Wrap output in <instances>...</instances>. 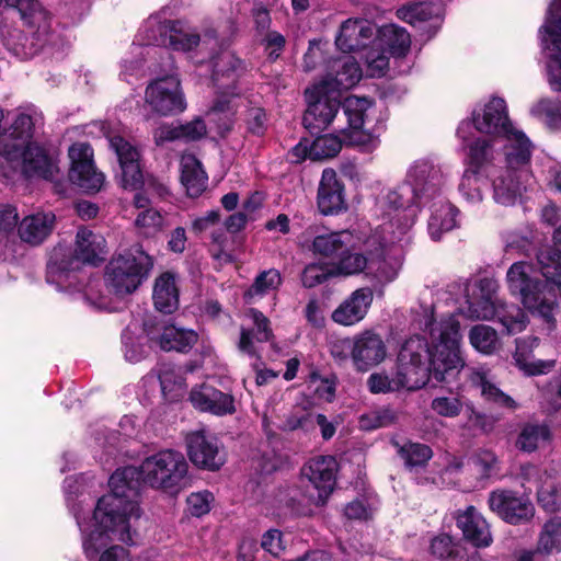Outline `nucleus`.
Listing matches in <instances>:
<instances>
[{"label":"nucleus","mask_w":561,"mask_h":561,"mask_svg":"<svg viewBox=\"0 0 561 561\" xmlns=\"http://www.w3.org/2000/svg\"><path fill=\"white\" fill-rule=\"evenodd\" d=\"M187 474L185 457L173 449L160 450L145 458L138 468L117 469L108 480L111 492L98 501L91 519L85 522L77 517L87 558L94 559L101 549L114 541L138 542L141 511L135 497L139 480L152 489L175 495L185 488Z\"/></svg>","instance_id":"f257e3e1"},{"label":"nucleus","mask_w":561,"mask_h":561,"mask_svg":"<svg viewBox=\"0 0 561 561\" xmlns=\"http://www.w3.org/2000/svg\"><path fill=\"white\" fill-rule=\"evenodd\" d=\"M425 331L430 343L421 335L409 337L401 346L392 377L386 373H374L367 379L373 393H388L405 389L423 388L433 376L437 381H449L465 367L460 352L459 322L454 317L439 322L428 318Z\"/></svg>","instance_id":"f03ea898"},{"label":"nucleus","mask_w":561,"mask_h":561,"mask_svg":"<svg viewBox=\"0 0 561 561\" xmlns=\"http://www.w3.org/2000/svg\"><path fill=\"white\" fill-rule=\"evenodd\" d=\"M537 264L545 280H540L533 265L524 261L508 268L506 280L511 294L518 296L525 308L550 323L557 297L561 298V251L552 247L540 249Z\"/></svg>","instance_id":"7ed1b4c3"},{"label":"nucleus","mask_w":561,"mask_h":561,"mask_svg":"<svg viewBox=\"0 0 561 561\" xmlns=\"http://www.w3.org/2000/svg\"><path fill=\"white\" fill-rule=\"evenodd\" d=\"M471 118L479 133L505 140L503 148L510 163L520 164L530 160V141L523 131L513 126L503 99L492 98L483 106L474 108Z\"/></svg>","instance_id":"20e7f679"},{"label":"nucleus","mask_w":561,"mask_h":561,"mask_svg":"<svg viewBox=\"0 0 561 561\" xmlns=\"http://www.w3.org/2000/svg\"><path fill=\"white\" fill-rule=\"evenodd\" d=\"M497 284L491 278H481L468 289V317L496 320L507 334L522 332L527 324L525 312L516 305H507L496 296Z\"/></svg>","instance_id":"39448f33"},{"label":"nucleus","mask_w":561,"mask_h":561,"mask_svg":"<svg viewBox=\"0 0 561 561\" xmlns=\"http://www.w3.org/2000/svg\"><path fill=\"white\" fill-rule=\"evenodd\" d=\"M364 245L365 253L350 252L347 249L339 255V260L332 264L334 276L364 272L379 282H391L398 274V262L388 259V251L393 247L385 244L378 233L370 234Z\"/></svg>","instance_id":"423d86ee"},{"label":"nucleus","mask_w":561,"mask_h":561,"mask_svg":"<svg viewBox=\"0 0 561 561\" xmlns=\"http://www.w3.org/2000/svg\"><path fill=\"white\" fill-rule=\"evenodd\" d=\"M419 202L408 186L390 190L378 203L383 222L374 233H378L385 244L392 247L408 242V232L413 225L412 204Z\"/></svg>","instance_id":"0eeeda50"},{"label":"nucleus","mask_w":561,"mask_h":561,"mask_svg":"<svg viewBox=\"0 0 561 561\" xmlns=\"http://www.w3.org/2000/svg\"><path fill=\"white\" fill-rule=\"evenodd\" d=\"M152 266V257L141 245H134L108 262L105 271L106 286L117 296L129 295L149 276Z\"/></svg>","instance_id":"6e6552de"},{"label":"nucleus","mask_w":561,"mask_h":561,"mask_svg":"<svg viewBox=\"0 0 561 561\" xmlns=\"http://www.w3.org/2000/svg\"><path fill=\"white\" fill-rule=\"evenodd\" d=\"M336 460L333 456H318L310 459L302 468L301 473L318 491L314 497L304 496L297 500L291 495L285 503L288 512L293 515H307L311 512L310 504L323 505L335 485Z\"/></svg>","instance_id":"1a4fd4ad"},{"label":"nucleus","mask_w":561,"mask_h":561,"mask_svg":"<svg viewBox=\"0 0 561 561\" xmlns=\"http://www.w3.org/2000/svg\"><path fill=\"white\" fill-rule=\"evenodd\" d=\"M106 241L103 236L93 232L88 228H80L76 236V247L73 250V257L69 264L62 262L58 264L57 253L51 256L47 265V280L57 282L58 285L69 282L75 272L79 268V263H88L96 265L104 260Z\"/></svg>","instance_id":"9d476101"},{"label":"nucleus","mask_w":561,"mask_h":561,"mask_svg":"<svg viewBox=\"0 0 561 561\" xmlns=\"http://www.w3.org/2000/svg\"><path fill=\"white\" fill-rule=\"evenodd\" d=\"M0 156L13 170H20L25 178H42L49 181L58 179L59 169L55 161L44 148L33 141L21 148L4 142L0 148Z\"/></svg>","instance_id":"9b49d317"},{"label":"nucleus","mask_w":561,"mask_h":561,"mask_svg":"<svg viewBox=\"0 0 561 561\" xmlns=\"http://www.w3.org/2000/svg\"><path fill=\"white\" fill-rule=\"evenodd\" d=\"M305 98L308 107L302 124L311 134H318L327 129L334 119H341L337 116L341 95L335 90H329L328 84L318 83L306 89Z\"/></svg>","instance_id":"f8f14e48"},{"label":"nucleus","mask_w":561,"mask_h":561,"mask_svg":"<svg viewBox=\"0 0 561 561\" xmlns=\"http://www.w3.org/2000/svg\"><path fill=\"white\" fill-rule=\"evenodd\" d=\"M538 34L548 58L549 84L553 91L561 92V0L551 2Z\"/></svg>","instance_id":"ddd939ff"},{"label":"nucleus","mask_w":561,"mask_h":561,"mask_svg":"<svg viewBox=\"0 0 561 561\" xmlns=\"http://www.w3.org/2000/svg\"><path fill=\"white\" fill-rule=\"evenodd\" d=\"M107 140L119 162L121 183L124 188L137 190L145 184L146 190H152L159 196L167 194L168 188L164 184L157 183L153 179L144 181L139 165V151L135 146L119 135H110Z\"/></svg>","instance_id":"4468645a"},{"label":"nucleus","mask_w":561,"mask_h":561,"mask_svg":"<svg viewBox=\"0 0 561 561\" xmlns=\"http://www.w3.org/2000/svg\"><path fill=\"white\" fill-rule=\"evenodd\" d=\"M350 352L354 367L358 371H367L379 365L387 355V347L381 336L373 331H364L352 339H343L333 347V355L337 356L336 347Z\"/></svg>","instance_id":"2eb2a0df"},{"label":"nucleus","mask_w":561,"mask_h":561,"mask_svg":"<svg viewBox=\"0 0 561 561\" xmlns=\"http://www.w3.org/2000/svg\"><path fill=\"white\" fill-rule=\"evenodd\" d=\"M405 181L419 203L438 196L446 182L440 165L428 158L415 160L407 172Z\"/></svg>","instance_id":"dca6fc26"},{"label":"nucleus","mask_w":561,"mask_h":561,"mask_svg":"<svg viewBox=\"0 0 561 561\" xmlns=\"http://www.w3.org/2000/svg\"><path fill=\"white\" fill-rule=\"evenodd\" d=\"M146 103L162 116L176 115L186 108V101L176 76H167L152 81L145 93Z\"/></svg>","instance_id":"f3484780"},{"label":"nucleus","mask_w":561,"mask_h":561,"mask_svg":"<svg viewBox=\"0 0 561 561\" xmlns=\"http://www.w3.org/2000/svg\"><path fill=\"white\" fill-rule=\"evenodd\" d=\"M506 167L496 170L488 179L491 180L493 199L495 203L511 206L514 205L526 191L530 174L526 169L527 162L517 164L510 163L506 159Z\"/></svg>","instance_id":"a211bd4d"},{"label":"nucleus","mask_w":561,"mask_h":561,"mask_svg":"<svg viewBox=\"0 0 561 561\" xmlns=\"http://www.w3.org/2000/svg\"><path fill=\"white\" fill-rule=\"evenodd\" d=\"M69 180L88 193H95L104 184V174L96 171L93 163V150L87 142H76L69 150Z\"/></svg>","instance_id":"6ab92c4d"},{"label":"nucleus","mask_w":561,"mask_h":561,"mask_svg":"<svg viewBox=\"0 0 561 561\" xmlns=\"http://www.w3.org/2000/svg\"><path fill=\"white\" fill-rule=\"evenodd\" d=\"M190 460L199 469L219 470L226 462V453L218 438L206 432L195 431L186 436Z\"/></svg>","instance_id":"aec40b11"},{"label":"nucleus","mask_w":561,"mask_h":561,"mask_svg":"<svg viewBox=\"0 0 561 561\" xmlns=\"http://www.w3.org/2000/svg\"><path fill=\"white\" fill-rule=\"evenodd\" d=\"M488 503L491 511L512 525L529 520L535 513L534 504L527 496L518 495L511 490L491 492Z\"/></svg>","instance_id":"412c9836"},{"label":"nucleus","mask_w":561,"mask_h":561,"mask_svg":"<svg viewBox=\"0 0 561 561\" xmlns=\"http://www.w3.org/2000/svg\"><path fill=\"white\" fill-rule=\"evenodd\" d=\"M188 401L195 410L216 416L232 415L237 411L236 400L231 393L206 382L191 389Z\"/></svg>","instance_id":"4be33fe9"},{"label":"nucleus","mask_w":561,"mask_h":561,"mask_svg":"<svg viewBox=\"0 0 561 561\" xmlns=\"http://www.w3.org/2000/svg\"><path fill=\"white\" fill-rule=\"evenodd\" d=\"M377 34L376 26L366 19H347L341 26L335 37L337 48L344 53H351L365 48Z\"/></svg>","instance_id":"5701e85b"},{"label":"nucleus","mask_w":561,"mask_h":561,"mask_svg":"<svg viewBox=\"0 0 561 561\" xmlns=\"http://www.w3.org/2000/svg\"><path fill=\"white\" fill-rule=\"evenodd\" d=\"M397 15L402 21L417 26L421 35L434 36L442 24L440 8L431 3H412L400 8Z\"/></svg>","instance_id":"b1692460"},{"label":"nucleus","mask_w":561,"mask_h":561,"mask_svg":"<svg viewBox=\"0 0 561 561\" xmlns=\"http://www.w3.org/2000/svg\"><path fill=\"white\" fill-rule=\"evenodd\" d=\"M373 299L374 293L369 287H362L354 290L332 312V320L345 327L360 322L367 314Z\"/></svg>","instance_id":"393cba45"},{"label":"nucleus","mask_w":561,"mask_h":561,"mask_svg":"<svg viewBox=\"0 0 561 561\" xmlns=\"http://www.w3.org/2000/svg\"><path fill=\"white\" fill-rule=\"evenodd\" d=\"M540 340L537 336H526L516 340V350L513 355L515 365L526 376L546 375L556 367V359H536L534 350L539 346Z\"/></svg>","instance_id":"a878e982"},{"label":"nucleus","mask_w":561,"mask_h":561,"mask_svg":"<svg viewBox=\"0 0 561 561\" xmlns=\"http://www.w3.org/2000/svg\"><path fill=\"white\" fill-rule=\"evenodd\" d=\"M505 144L504 139H486L477 138L469 145L468 152V168L469 170L476 171L484 175V178L491 176L495 173L499 152L496 146Z\"/></svg>","instance_id":"bb28decb"},{"label":"nucleus","mask_w":561,"mask_h":561,"mask_svg":"<svg viewBox=\"0 0 561 561\" xmlns=\"http://www.w3.org/2000/svg\"><path fill=\"white\" fill-rule=\"evenodd\" d=\"M247 316L252 320L254 328L241 329L238 348L250 357H257L256 343L268 342L274 337L271 321L260 310L254 308L249 309Z\"/></svg>","instance_id":"cd10ccee"},{"label":"nucleus","mask_w":561,"mask_h":561,"mask_svg":"<svg viewBox=\"0 0 561 561\" xmlns=\"http://www.w3.org/2000/svg\"><path fill=\"white\" fill-rule=\"evenodd\" d=\"M318 207L323 215H335L345 209L344 187L331 168L322 172L318 188Z\"/></svg>","instance_id":"c85d7f7f"},{"label":"nucleus","mask_w":561,"mask_h":561,"mask_svg":"<svg viewBox=\"0 0 561 561\" xmlns=\"http://www.w3.org/2000/svg\"><path fill=\"white\" fill-rule=\"evenodd\" d=\"M457 526L465 539L478 548L489 547L493 541L489 523L473 506L457 515Z\"/></svg>","instance_id":"c756f323"},{"label":"nucleus","mask_w":561,"mask_h":561,"mask_svg":"<svg viewBox=\"0 0 561 561\" xmlns=\"http://www.w3.org/2000/svg\"><path fill=\"white\" fill-rule=\"evenodd\" d=\"M333 69H335L334 77L329 75L320 84H328L329 90H335L340 95L343 90L357 84L362 78L358 62L350 56L334 60Z\"/></svg>","instance_id":"7c9ffc66"},{"label":"nucleus","mask_w":561,"mask_h":561,"mask_svg":"<svg viewBox=\"0 0 561 561\" xmlns=\"http://www.w3.org/2000/svg\"><path fill=\"white\" fill-rule=\"evenodd\" d=\"M55 222L53 213H37L26 216L19 225V236L22 241L37 245L51 232Z\"/></svg>","instance_id":"2f4dec72"},{"label":"nucleus","mask_w":561,"mask_h":561,"mask_svg":"<svg viewBox=\"0 0 561 561\" xmlns=\"http://www.w3.org/2000/svg\"><path fill=\"white\" fill-rule=\"evenodd\" d=\"M341 105L343 107V116L347 122L346 129L347 135H353V137L359 140V145L365 142L367 136L362 131V127L365 122V115L367 110L370 107L371 103L366 98L358 96H347L342 102Z\"/></svg>","instance_id":"473e14b6"},{"label":"nucleus","mask_w":561,"mask_h":561,"mask_svg":"<svg viewBox=\"0 0 561 561\" xmlns=\"http://www.w3.org/2000/svg\"><path fill=\"white\" fill-rule=\"evenodd\" d=\"M181 182L191 197H198L207 187L208 176L202 163L191 153L181 158Z\"/></svg>","instance_id":"72a5a7b5"},{"label":"nucleus","mask_w":561,"mask_h":561,"mask_svg":"<svg viewBox=\"0 0 561 561\" xmlns=\"http://www.w3.org/2000/svg\"><path fill=\"white\" fill-rule=\"evenodd\" d=\"M4 3L9 8L18 10L21 19L37 30L39 34H46L49 31V15L42 7L38 0H0V4Z\"/></svg>","instance_id":"f704fd0d"},{"label":"nucleus","mask_w":561,"mask_h":561,"mask_svg":"<svg viewBox=\"0 0 561 561\" xmlns=\"http://www.w3.org/2000/svg\"><path fill=\"white\" fill-rule=\"evenodd\" d=\"M154 307L163 313H172L179 307V289L174 274L165 272L157 277L153 287Z\"/></svg>","instance_id":"c9c22d12"},{"label":"nucleus","mask_w":561,"mask_h":561,"mask_svg":"<svg viewBox=\"0 0 561 561\" xmlns=\"http://www.w3.org/2000/svg\"><path fill=\"white\" fill-rule=\"evenodd\" d=\"M340 136L328 134L317 137L309 151V156L314 159H325L336 156L342 149V145H359V140L355 139L353 135H347L343 126L335 128Z\"/></svg>","instance_id":"e433bc0d"},{"label":"nucleus","mask_w":561,"mask_h":561,"mask_svg":"<svg viewBox=\"0 0 561 561\" xmlns=\"http://www.w3.org/2000/svg\"><path fill=\"white\" fill-rule=\"evenodd\" d=\"M456 208L446 202L433 205L428 219V233L434 241L440 240L444 232L456 227Z\"/></svg>","instance_id":"4c0bfd02"},{"label":"nucleus","mask_w":561,"mask_h":561,"mask_svg":"<svg viewBox=\"0 0 561 561\" xmlns=\"http://www.w3.org/2000/svg\"><path fill=\"white\" fill-rule=\"evenodd\" d=\"M201 42L199 33L195 27L182 20H172L168 46L173 50L190 51Z\"/></svg>","instance_id":"58836bf2"},{"label":"nucleus","mask_w":561,"mask_h":561,"mask_svg":"<svg viewBox=\"0 0 561 561\" xmlns=\"http://www.w3.org/2000/svg\"><path fill=\"white\" fill-rule=\"evenodd\" d=\"M314 411L310 407L296 404L284 413L278 428L283 432L300 431L304 434L313 433Z\"/></svg>","instance_id":"ea45409f"},{"label":"nucleus","mask_w":561,"mask_h":561,"mask_svg":"<svg viewBox=\"0 0 561 561\" xmlns=\"http://www.w3.org/2000/svg\"><path fill=\"white\" fill-rule=\"evenodd\" d=\"M352 240L348 231H337L317 236L312 241L313 253L324 256H339L347 250Z\"/></svg>","instance_id":"a19ab883"},{"label":"nucleus","mask_w":561,"mask_h":561,"mask_svg":"<svg viewBox=\"0 0 561 561\" xmlns=\"http://www.w3.org/2000/svg\"><path fill=\"white\" fill-rule=\"evenodd\" d=\"M196 341L197 334L194 331L179 329L174 325L164 327L158 339L159 346L167 352H186Z\"/></svg>","instance_id":"79ce46f5"},{"label":"nucleus","mask_w":561,"mask_h":561,"mask_svg":"<svg viewBox=\"0 0 561 561\" xmlns=\"http://www.w3.org/2000/svg\"><path fill=\"white\" fill-rule=\"evenodd\" d=\"M172 20L162 19L160 15L149 16L141 26L138 36L142 45L168 46Z\"/></svg>","instance_id":"37998d69"},{"label":"nucleus","mask_w":561,"mask_h":561,"mask_svg":"<svg viewBox=\"0 0 561 561\" xmlns=\"http://www.w3.org/2000/svg\"><path fill=\"white\" fill-rule=\"evenodd\" d=\"M35 123L36 122L30 114H18L10 130L0 136V148L3 147L4 142L15 145L20 148L32 142Z\"/></svg>","instance_id":"c03bdc74"},{"label":"nucleus","mask_w":561,"mask_h":561,"mask_svg":"<svg viewBox=\"0 0 561 561\" xmlns=\"http://www.w3.org/2000/svg\"><path fill=\"white\" fill-rule=\"evenodd\" d=\"M473 381L480 387L481 396L489 403L514 411L517 408L516 401L503 392L488 376L486 373L478 371L473 376Z\"/></svg>","instance_id":"a18cd8bd"},{"label":"nucleus","mask_w":561,"mask_h":561,"mask_svg":"<svg viewBox=\"0 0 561 561\" xmlns=\"http://www.w3.org/2000/svg\"><path fill=\"white\" fill-rule=\"evenodd\" d=\"M377 34L380 43L394 56H403L410 48V35L403 27L387 24L378 28Z\"/></svg>","instance_id":"49530a36"},{"label":"nucleus","mask_w":561,"mask_h":561,"mask_svg":"<svg viewBox=\"0 0 561 561\" xmlns=\"http://www.w3.org/2000/svg\"><path fill=\"white\" fill-rule=\"evenodd\" d=\"M282 284L280 273L275 268L261 272L254 279L250 288L244 291L243 298L248 304H252L257 298H262L270 291L277 289Z\"/></svg>","instance_id":"de8ad7c7"},{"label":"nucleus","mask_w":561,"mask_h":561,"mask_svg":"<svg viewBox=\"0 0 561 561\" xmlns=\"http://www.w3.org/2000/svg\"><path fill=\"white\" fill-rule=\"evenodd\" d=\"M483 178L484 175L481 173L469 169L465 170L458 191L468 204L478 205L483 201Z\"/></svg>","instance_id":"09e8293b"},{"label":"nucleus","mask_w":561,"mask_h":561,"mask_svg":"<svg viewBox=\"0 0 561 561\" xmlns=\"http://www.w3.org/2000/svg\"><path fill=\"white\" fill-rule=\"evenodd\" d=\"M159 380L163 396L170 401L181 398L185 391V378L180 369L165 366L159 373Z\"/></svg>","instance_id":"8fccbe9b"},{"label":"nucleus","mask_w":561,"mask_h":561,"mask_svg":"<svg viewBox=\"0 0 561 561\" xmlns=\"http://www.w3.org/2000/svg\"><path fill=\"white\" fill-rule=\"evenodd\" d=\"M537 552L550 554L561 551V517L556 516L547 520L539 535Z\"/></svg>","instance_id":"3c124183"},{"label":"nucleus","mask_w":561,"mask_h":561,"mask_svg":"<svg viewBox=\"0 0 561 561\" xmlns=\"http://www.w3.org/2000/svg\"><path fill=\"white\" fill-rule=\"evenodd\" d=\"M471 345L483 354H492L499 347L497 332L485 324H478L469 332Z\"/></svg>","instance_id":"603ef678"},{"label":"nucleus","mask_w":561,"mask_h":561,"mask_svg":"<svg viewBox=\"0 0 561 561\" xmlns=\"http://www.w3.org/2000/svg\"><path fill=\"white\" fill-rule=\"evenodd\" d=\"M549 436V428L546 425L527 424L519 433L516 446L523 451L531 453L536 450L541 443L548 440Z\"/></svg>","instance_id":"864d4df0"},{"label":"nucleus","mask_w":561,"mask_h":561,"mask_svg":"<svg viewBox=\"0 0 561 561\" xmlns=\"http://www.w3.org/2000/svg\"><path fill=\"white\" fill-rule=\"evenodd\" d=\"M244 70V62L230 50H224L213 59V77L215 80L220 77L239 76Z\"/></svg>","instance_id":"5fc2aeb1"},{"label":"nucleus","mask_w":561,"mask_h":561,"mask_svg":"<svg viewBox=\"0 0 561 561\" xmlns=\"http://www.w3.org/2000/svg\"><path fill=\"white\" fill-rule=\"evenodd\" d=\"M399 455L409 469L424 467L433 456L432 449L424 444L407 443L399 448Z\"/></svg>","instance_id":"6e6d98bb"},{"label":"nucleus","mask_w":561,"mask_h":561,"mask_svg":"<svg viewBox=\"0 0 561 561\" xmlns=\"http://www.w3.org/2000/svg\"><path fill=\"white\" fill-rule=\"evenodd\" d=\"M533 116L543 119L550 128L561 127V106L559 102L543 98L530 110Z\"/></svg>","instance_id":"4d7b16f0"},{"label":"nucleus","mask_w":561,"mask_h":561,"mask_svg":"<svg viewBox=\"0 0 561 561\" xmlns=\"http://www.w3.org/2000/svg\"><path fill=\"white\" fill-rule=\"evenodd\" d=\"M135 226L140 234L151 237L163 229L164 217L154 208L144 209L137 214Z\"/></svg>","instance_id":"13d9d810"},{"label":"nucleus","mask_w":561,"mask_h":561,"mask_svg":"<svg viewBox=\"0 0 561 561\" xmlns=\"http://www.w3.org/2000/svg\"><path fill=\"white\" fill-rule=\"evenodd\" d=\"M331 277H334L332 265L311 263L304 268L301 283L305 287L312 288L323 284Z\"/></svg>","instance_id":"bf43d9fd"},{"label":"nucleus","mask_w":561,"mask_h":561,"mask_svg":"<svg viewBox=\"0 0 561 561\" xmlns=\"http://www.w3.org/2000/svg\"><path fill=\"white\" fill-rule=\"evenodd\" d=\"M431 552L445 561H457L459 550L448 535L435 537L431 542Z\"/></svg>","instance_id":"052dcab7"},{"label":"nucleus","mask_w":561,"mask_h":561,"mask_svg":"<svg viewBox=\"0 0 561 561\" xmlns=\"http://www.w3.org/2000/svg\"><path fill=\"white\" fill-rule=\"evenodd\" d=\"M188 511L193 516H203L210 511L214 502V495L211 492L204 490L194 492L188 495L187 500Z\"/></svg>","instance_id":"680f3d73"},{"label":"nucleus","mask_w":561,"mask_h":561,"mask_svg":"<svg viewBox=\"0 0 561 561\" xmlns=\"http://www.w3.org/2000/svg\"><path fill=\"white\" fill-rule=\"evenodd\" d=\"M432 410L444 417H455L462 410V403L457 397H436L431 403Z\"/></svg>","instance_id":"e2e57ef3"},{"label":"nucleus","mask_w":561,"mask_h":561,"mask_svg":"<svg viewBox=\"0 0 561 561\" xmlns=\"http://www.w3.org/2000/svg\"><path fill=\"white\" fill-rule=\"evenodd\" d=\"M396 420V414L391 410L374 411L360 419V426L366 430L385 427L391 425Z\"/></svg>","instance_id":"0e129e2a"},{"label":"nucleus","mask_w":561,"mask_h":561,"mask_svg":"<svg viewBox=\"0 0 561 561\" xmlns=\"http://www.w3.org/2000/svg\"><path fill=\"white\" fill-rule=\"evenodd\" d=\"M367 71L370 77H382L389 66V58L385 51L370 49L366 56Z\"/></svg>","instance_id":"69168bd1"},{"label":"nucleus","mask_w":561,"mask_h":561,"mask_svg":"<svg viewBox=\"0 0 561 561\" xmlns=\"http://www.w3.org/2000/svg\"><path fill=\"white\" fill-rule=\"evenodd\" d=\"M261 547L264 551L273 557H279L285 550L283 542V533L278 529H268L265 531L261 539Z\"/></svg>","instance_id":"338daca9"},{"label":"nucleus","mask_w":561,"mask_h":561,"mask_svg":"<svg viewBox=\"0 0 561 561\" xmlns=\"http://www.w3.org/2000/svg\"><path fill=\"white\" fill-rule=\"evenodd\" d=\"M245 123L251 134L262 136L266 130L265 111L262 107H250L247 111Z\"/></svg>","instance_id":"774afa93"}]
</instances>
